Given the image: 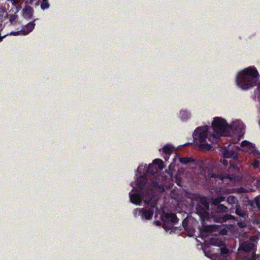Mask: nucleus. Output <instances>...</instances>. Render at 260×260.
<instances>
[{
    "label": "nucleus",
    "mask_w": 260,
    "mask_h": 260,
    "mask_svg": "<svg viewBox=\"0 0 260 260\" xmlns=\"http://www.w3.org/2000/svg\"><path fill=\"white\" fill-rule=\"evenodd\" d=\"M259 75L254 67H249L239 72L236 76L237 85L242 89H249L257 84Z\"/></svg>",
    "instance_id": "1"
},
{
    "label": "nucleus",
    "mask_w": 260,
    "mask_h": 260,
    "mask_svg": "<svg viewBox=\"0 0 260 260\" xmlns=\"http://www.w3.org/2000/svg\"><path fill=\"white\" fill-rule=\"evenodd\" d=\"M130 201L137 205L141 204L142 201L144 203L152 208H155L157 205V198L155 196L153 190L149 188L147 192H141L140 190L137 189L135 192L129 193Z\"/></svg>",
    "instance_id": "2"
},
{
    "label": "nucleus",
    "mask_w": 260,
    "mask_h": 260,
    "mask_svg": "<svg viewBox=\"0 0 260 260\" xmlns=\"http://www.w3.org/2000/svg\"><path fill=\"white\" fill-rule=\"evenodd\" d=\"M208 126L205 125L197 127L193 134L194 142L202 150H209L211 148V145L206 141L208 136Z\"/></svg>",
    "instance_id": "3"
},
{
    "label": "nucleus",
    "mask_w": 260,
    "mask_h": 260,
    "mask_svg": "<svg viewBox=\"0 0 260 260\" xmlns=\"http://www.w3.org/2000/svg\"><path fill=\"white\" fill-rule=\"evenodd\" d=\"M162 221V228L166 231L171 230V232L175 233L179 228L174 225L177 223L179 220L176 215L174 213H166L161 217Z\"/></svg>",
    "instance_id": "4"
},
{
    "label": "nucleus",
    "mask_w": 260,
    "mask_h": 260,
    "mask_svg": "<svg viewBox=\"0 0 260 260\" xmlns=\"http://www.w3.org/2000/svg\"><path fill=\"white\" fill-rule=\"evenodd\" d=\"M212 126L214 132L220 133L222 136H228L230 133V126L225 119L221 117H215Z\"/></svg>",
    "instance_id": "5"
},
{
    "label": "nucleus",
    "mask_w": 260,
    "mask_h": 260,
    "mask_svg": "<svg viewBox=\"0 0 260 260\" xmlns=\"http://www.w3.org/2000/svg\"><path fill=\"white\" fill-rule=\"evenodd\" d=\"M255 246V244L253 243L250 241H245L240 244L238 250L246 252L252 251V256L249 258V260H254L255 253L253 251Z\"/></svg>",
    "instance_id": "6"
},
{
    "label": "nucleus",
    "mask_w": 260,
    "mask_h": 260,
    "mask_svg": "<svg viewBox=\"0 0 260 260\" xmlns=\"http://www.w3.org/2000/svg\"><path fill=\"white\" fill-rule=\"evenodd\" d=\"M220 252L219 253L213 254L211 256L212 260H226L229 256L230 251L229 249L224 247L220 249Z\"/></svg>",
    "instance_id": "7"
},
{
    "label": "nucleus",
    "mask_w": 260,
    "mask_h": 260,
    "mask_svg": "<svg viewBox=\"0 0 260 260\" xmlns=\"http://www.w3.org/2000/svg\"><path fill=\"white\" fill-rule=\"evenodd\" d=\"M147 182L148 179L147 177L145 176H140L137 179L136 185L141 192H143V193L145 192H147V190L150 188L147 185Z\"/></svg>",
    "instance_id": "8"
},
{
    "label": "nucleus",
    "mask_w": 260,
    "mask_h": 260,
    "mask_svg": "<svg viewBox=\"0 0 260 260\" xmlns=\"http://www.w3.org/2000/svg\"><path fill=\"white\" fill-rule=\"evenodd\" d=\"M136 212H138V214L144 216L146 219H151L153 215L154 211L153 209H146L145 208L137 209Z\"/></svg>",
    "instance_id": "9"
},
{
    "label": "nucleus",
    "mask_w": 260,
    "mask_h": 260,
    "mask_svg": "<svg viewBox=\"0 0 260 260\" xmlns=\"http://www.w3.org/2000/svg\"><path fill=\"white\" fill-rule=\"evenodd\" d=\"M210 177L214 179H218L223 182H225L226 180H228L230 182L235 180V176L234 175H220L218 174L212 173L210 175Z\"/></svg>",
    "instance_id": "10"
},
{
    "label": "nucleus",
    "mask_w": 260,
    "mask_h": 260,
    "mask_svg": "<svg viewBox=\"0 0 260 260\" xmlns=\"http://www.w3.org/2000/svg\"><path fill=\"white\" fill-rule=\"evenodd\" d=\"M196 213L200 215V217L202 219H208L209 218V214L207 212V210L205 209L202 205L199 203L197 204L196 208Z\"/></svg>",
    "instance_id": "11"
},
{
    "label": "nucleus",
    "mask_w": 260,
    "mask_h": 260,
    "mask_svg": "<svg viewBox=\"0 0 260 260\" xmlns=\"http://www.w3.org/2000/svg\"><path fill=\"white\" fill-rule=\"evenodd\" d=\"M203 225L200 229V233L202 236H206L209 233L214 232L215 227L212 225H206L202 223Z\"/></svg>",
    "instance_id": "12"
},
{
    "label": "nucleus",
    "mask_w": 260,
    "mask_h": 260,
    "mask_svg": "<svg viewBox=\"0 0 260 260\" xmlns=\"http://www.w3.org/2000/svg\"><path fill=\"white\" fill-rule=\"evenodd\" d=\"M215 192L218 194L216 197L220 201V202H222L225 200L226 197L224 196V194H227V189H224L222 187L216 188L215 189Z\"/></svg>",
    "instance_id": "13"
},
{
    "label": "nucleus",
    "mask_w": 260,
    "mask_h": 260,
    "mask_svg": "<svg viewBox=\"0 0 260 260\" xmlns=\"http://www.w3.org/2000/svg\"><path fill=\"white\" fill-rule=\"evenodd\" d=\"M34 13V9L30 6H25L22 11L23 16L26 19L32 18Z\"/></svg>",
    "instance_id": "14"
},
{
    "label": "nucleus",
    "mask_w": 260,
    "mask_h": 260,
    "mask_svg": "<svg viewBox=\"0 0 260 260\" xmlns=\"http://www.w3.org/2000/svg\"><path fill=\"white\" fill-rule=\"evenodd\" d=\"M223 136L220 133H214L208 137V140L212 143H217L220 140V137Z\"/></svg>",
    "instance_id": "15"
},
{
    "label": "nucleus",
    "mask_w": 260,
    "mask_h": 260,
    "mask_svg": "<svg viewBox=\"0 0 260 260\" xmlns=\"http://www.w3.org/2000/svg\"><path fill=\"white\" fill-rule=\"evenodd\" d=\"M35 21L30 22L28 23L27 25H26L21 30L23 32L22 34L23 35H27L34 28L35 24L34 23Z\"/></svg>",
    "instance_id": "16"
},
{
    "label": "nucleus",
    "mask_w": 260,
    "mask_h": 260,
    "mask_svg": "<svg viewBox=\"0 0 260 260\" xmlns=\"http://www.w3.org/2000/svg\"><path fill=\"white\" fill-rule=\"evenodd\" d=\"M182 224L183 228L186 232L189 233H193L194 230L188 225V220L187 219L185 218L183 219Z\"/></svg>",
    "instance_id": "17"
},
{
    "label": "nucleus",
    "mask_w": 260,
    "mask_h": 260,
    "mask_svg": "<svg viewBox=\"0 0 260 260\" xmlns=\"http://www.w3.org/2000/svg\"><path fill=\"white\" fill-rule=\"evenodd\" d=\"M235 217L231 214H225L223 215L222 217H220L219 219L216 220L217 222L220 223H223L228 220H230L232 219H234Z\"/></svg>",
    "instance_id": "18"
},
{
    "label": "nucleus",
    "mask_w": 260,
    "mask_h": 260,
    "mask_svg": "<svg viewBox=\"0 0 260 260\" xmlns=\"http://www.w3.org/2000/svg\"><path fill=\"white\" fill-rule=\"evenodd\" d=\"M199 204L202 205V206L206 209L207 210H208L209 209V203L207 201V198L205 197H202L199 202Z\"/></svg>",
    "instance_id": "19"
},
{
    "label": "nucleus",
    "mask_w": 260,
    "mask_h": 260,
    "mask_svg": "<svg viewBox=\"0 0 260 260\" xmlns=\"http://www.w3.org/2000/svg\"><path fill=\"white\" fill-rule=\"evenodd\" d=\"M179 161L181 164L186 165L189 163H193L196 160L192 157H183L179 158Z\"/></svg>",
    "instance_id": "20"
},
{
    "label": "nucleus",
    "mask_w": 260,
    "mask_h": 260,
    "mask_svg": "<svg viewBox=\"0 0 260 260\" xmlns=\"http://www.w3.org/2000/svg\"><path fill=\"white\" fill-rule=\"evenodd\" d=\"M174 149V148L172 146L166 145L162 148V151L166 154L170 155L173 152Z\"/></svg>",
    "instance_id": "21"
},
{
    "label": "nucleus",
    "mask_w": 260,
    "mask_h": 260,
    "mask_svg": "<svg viewBox=\"0 0 260 260\" xmlns=\"http://www.w3.org/2000/svg\"><path fill=\"white\" fill-rule=\"evenodd\" d=\"M226 202L230 205H238V200L236 197L234 196H229L226 199Z\"/></svg>",
    "instance_id": "22"
},
{
    "label": "nucleus",
    "mask_w": 260,
    "mask_h": 260,
    "mask_svg": "<svg viewBox=\"0 0 260 260\" xmlns=\"http://www.w3.org/2000/svg\"><path fill=\"white\" fill-rule=\"evenodd\" d=\"M235 213L237 215L240 217H244V216L246 215L245 212L243 210H242V209L241 208L240 205H237L236 206H235Z\"/></svg>",
    "instance_id": "23"
},
{
    "label": "nucleus",
    "mask_w": 260,
    "mask_h": 260,
    "mask_svg": "<svg viewBox=\"0 0 260 260\" xmlns=\"http://www.w3.org/2000/svg\"><path fill=\"white\" fill-rule=\"evenodd\" d=\"M228 211V208L223 204H219L217 206L216 211L218 213H225Z\"/></svg>",
    "instance_id": "24"
},
{
    "label": "nucleus",
    "mask_w": 260,
    "mask_h": 260,
    "mask_svg": "<svg viewBox=\"0 0 260 260\" xmlns=\"http://www.w3.org/2000/svg\"><path fill=\"white\" fill-rule=\"evenodd\" d=\"M180 115L182 120H187L190 116V113L186 110H181L180 112Z\"/></svg>",
    "instance_id": "25"
},
{
    "label": "nucleus",
    "mask_w": 260,
    "mask_h": 260,
    "mask_svg": "<svg viewBox=\"0 0 260 260\" xmlns=\"http://www.w3.org/2000/svg\"><path fill=\"white\" fill-rule=\"evenodd\" d=\"M153 164L154 165H157L158 168L160 170H162L164 167L163 161L159 158L154 159L153 160Z\"/></svg>",
    "instance_id": "26"
},
{
    "label": "nucleus",
    "mask_w": 260,
    "mask_h": 260,
    "mask_svg": "<svg viewBox=\"0 0 260 260\" xmlns=\"http://www.w3.org/2000/svg\"><path fill=\"white\" fill-rule=\"evenodd\" d=\"M234 152L233 151H229L227 149H224L223 151V156L224 158H231L233 156Z\"/></svg>",
    "instance_id": "27"
},
{
    "label": "nucleus",
    "mask_w": 260,
    "mask_h": 260,
    "mask_svg": "<svg viewBox=\"0 0 260 260\" xmlns=\"http://www.w3.org/2000/svg\"><path fill=\"white\" fill-rule=\"evenodd\" d=\"M211 204L215 206H217L219 204H220V201L218 199L217 197H213L211 199Z\"/></svg>",
    "instance_id": "28"
},
{
    "label": "nucleus",
    "mask_w": 260,
    "mask_h": 260,
    "mask_svg": "<svg viewBox=\"0 0 260 260\" xmlns=\"http://www.w3.org/2000/svg\"><path fill=\"white\" fill-rule=\"evenodd\" d=\"M49 6L50 5L47 1H42V3L41 5V8L43 10L49 8Z\"/></svg>",
    "instance_id": "29"
},
{
    "label": "nucleus",
    "mask_w": 260,
    "mask_h": 260,
    "mask_svg": "<svg viewBox=\"0 0 260 260\" xmlns=\"http://www.w3.org/2000/svg\"><path fill=\"white\" fill-rule=\"evenodd\" d=\"M254 203L257 208L260 210V196L254 199Z\"/></svg>",
    "instance_id": "30"
},
{
    "label": "nucleus",
    "mask_w": 260,
    "mask_h": 260,
    "mask_svg": "<svg viewBox=\"0 0 260 260\" xmlns=\"http://www.w3.org/2000/svg\"><path fill=\"white\" fill-rule=\"evenodd\" d=\"M17 18V15H11L9 17V21L11 24H13Z\"/></svg>",
    "instance_id": "31"
},
{
    "label": "nucleus",
    "mask_w": 260,
    "mask_h": 260,
    "mask_svg": "<svg viewBox=\"0 0 260 260\" xmlns=\"http://www.w3.org/2000/svg\"><path fill=\"white\" fill-rule=\"evenodd\" d=\"M238 225L241 228H243L246 226L247 223L245 221H239L237 223Z\"/></svg>",
    "instance_id": "32"
},
{
    "label": "nucleus",
    "mask_w": 260,
    "mask_h": 260,
    "mask_svg": "<svg viewBox=\"0 0 260 260\" xmlns=\"http://www.w3.org/2000/svg\"><path fill=\"white\" fill-rule=\"evenodd\" d=\"M252 167L254 169H257L259 166V161L258 160H255L252 164Z\"/></svg>",
    "instance_id": "33"
},
{
    "label": "nucleus",
    "mask_w": 260,
    "mask_h": 260,
    "mask_svg": "<svg viewBox=\"0 0 260 260\" xmlns=\"http://www.w3.org/2000/svg\"><path fill=\"white\" fill-rule=\"evenodd\" d=\"M250 143L249 142L247 141H243L241 143V146L242 147L248 146L249 145Z\"/></svg>",
    "instance_id": "34"
},
{
    "label": "nucleus",
    "mask_w": 260,
    "mask_h": 260,
    "mask_svg": "<svg viewBox=\"0 0 260 260\" xmlns=\"http://www.w3.org/2000/svg\"><path fill=\"white\" fill-rule=\"evenodd\" d=\"M7 1L9 2H11L12 3V5L13 6H16L19 3V0H7Z\"/></svg>",
    "instance_id": "35"
},
{
    "label": "nucleus",
    "mask_w": 260,
    "mask_h": 260,
    "mask_svg": "<svg viewBox=\"0 0 260 260\" xmlns=\"http://www.w3.org/2000/svg\"><path fill=\"white\" fill-rule=\"evenodd\" d=\"M152 183V184H153V187H158V183H157V182H156V181H153Z\"/></svg>",
    "instance_id": "36"
},
{
    "label": "nucleus",
    "mask_w": 260,
    "mask_h": 260,
    "mask_svg": "<svg viewBox=\"0 0 260 260\" xmlns=\"http://www.w3.org/2000/svg\"><path fill=\"white\" fill-rule=\"evenodd\" d=\"M169 156L165 154V155L164 156V158L166 161L168 160L169 159Z\"/></svg>",
    "instance_id": "37"
},
{
    "label": "nucleus",
    "mask_w": 260,
    "mask_h": 260,
    "mask_svg": "<svg viewBox=\"0 0 260 260\" xmlns=\"http://www.w3.org/2000/svg\"><path fill=\"white\" fill-rule=\"evenodd\" d=\"M223 164L224 165H226L228 164V161L226 160H223Z\"/></svg>",
    "instance_id": "38"
},
{
    "label": "nucleus",
    "mask_w": 260,
    "mask_h": 260,
    "mask_svg": "<svg viewBox=\"0 0 260 260\" xmlns=\"http://www.w3.org/2000/svg\"><path fill=\"white\" fill-rule=\"evenodd\" d=\"M151 167V165H149V167H148V169H150Z\"/></svg>",
    "instance_id": "39"
},
{
    "label": "nucleus",
    "mask_w": 260,
    "mask_h": 260,
    "mask_svg": "<svg viewBox=\"0 0 260 260\" xmlns=\"http://www.w3.org/2000/svg\"><path fill=\"white\" fill-rule=\"evenodd\" d=\"M42 1H47L48 0H42Z\"/></svg>",
    "instance_id": "40"
},
{
    "label": "nucleus",
    "mask_w": 260,
    "mask_h": 260,
    "mask_svg": "<svg viewBox=\"0 0 260 260\" xmlns=\"http://www.w3.org/2000/svg\"><path fill=\"white\" fill-rule=\"evenodd\" d=\"M259 102H260V100H259Z\"/></svg>",
    "instance_id": "41"
}]
</instances>
